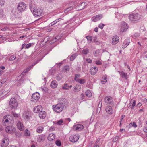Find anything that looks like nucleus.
<instances>
[{
    "label": "nucleus",
    "mask_w": 147,
    "mask_h": 147,
    "mask_svg": "<svg viewBox=\"0 0 147 147\" xmlns=\"http://www.w3.org/2000/svg\"><path fill=\"white\" fill-rule=\"evenodd\" d=\"M66 102V100L65 99L61 100L59 103L53 105L52 106L53 110L57 113H60L62 111L64 106Z\"/></svg>",
    "instance_id": "obj_1"
},
{
    "label": "nucleus",
    "mask_w": 147,
    "mask_h": 147,
    "mask_svg": "<svg viewBox=\"0 0 147 147\" xmlns=\"http://www.w3.org/2000/svg\"><path fill=\"white\" fill-rule=\"evenodd\" d=\"M129 18L132 21L138 22L140 20L141 17L139 14L136 13L130 15L129 16Z\"/></svg>",
    "instance_id": "obj_2"
},
{
    "label": "nucleus",
    "mask_w": 147,
    "mask_h": 147,
    "mask_svg": "<svg viewBox=\"0 0 147 147\" xmlns=\"http://www.w3.org/2000/svg\"><path fill=\"white\" fill-rule=\"evenodd\" d=\"M40 97V94L38 92H36L33 94L31 98L32 102L36 103L38 102Z\"/></svg>",
    "instance_id": "obj_3"
},
{
    "label": "nucleus",
    "mask_w": 147,
    "mask_h": 147,
    "mask_svg": "<svg viewBox=\"0 0 147 147\" xmlns=\"http://www.w3.org/2000/svg\"><path fill=\"white\" fill-rule=\"evenodd\" d=\"M9 105L11 108L16 109L18 106V102L15 98H11L9 102Z\"/></svg>",
    "instance_id": "obj_4"
},
{
    "label": "nucleus",
    "mask_w": 147,
    "mask_h": 147,
    "mask_svg": "<svg viewBox=\"0 0 147 147\" xmlns=\"http://www.w3.org/2000/svg\"><path fill=\"white\" fill-rule=\"evenodd\" d=\"M26 7V4L23 2H20L18 4L17 9L18 11L22 12L25 10Z\"/></svg>",
    "instance_id": "obj_5"
},
{
    "label": "nucleus",
    "mask_w": 147,
    "mask_h": 147,
    "mask_svg": "<svg viewBox=\"0 0 147 147\" xmlns=\"http://www.w3.org/2000/svg\"><path fill=\"white\" fill-rule=\"evenodd\" d=\"M128 28L127 24L124 21L121 22L120 25V32H123L126 31Z\"/></svg>",
    "instance_id": "obj_6"
},
{
    "label": "nucleus",
    "mask_w": 147,
    "mask_h": 147,
    "mask_svg": "<svg viewBox=\"0 0 147 147\" xmlns=\"http://www.w3.org/2000/svg\"><path fill=\"white\" fill-rule=\"evenodd\" d=\"M32 13L34 16L36 17L41 16L43 14L42 10L40 9L34 8L33 9Z\"/></svg>",
    "instance_id": "obj_7"
},
{
    "label": "nucleus",
    "mask_w": 147,
    "mask_h": 147,
    "mask_svg": "<svg viewBox=\"0 0 147 147\" xmlns=\"http://www.w3.org/2000/svg\"><path fill=\"white\" fill-rule=\"evenodd\" d=\"M113 100V98L110 96H107L104 98V101L106 103L110 104L112 106L114 105Z\"/></svg>",
    "instance_id": "obj_8"
},
{
    "label": "nucleus",
    "mask_w": 147,
    "mask_h": 147,
    "mask_svg": "<svg viewBox=\"0 0 147 147\" xmlns=\"http://www.w3.org/2000/svg\"><path fill=\"white\" fill-rule=\"evenodd\" d=\"M32 114L29 111H25L22 115V117L26 120H29L31 118Z\"/></svg>",
    "instance_id": "obj_9"
},
{
    "label": "nucleus",
    "mask_w": 147,
    "mask_h": 147,
    "mask_svg": "<svg viewBox=\"0 0 147 147\" xmlns=\"http://www.w3.org/2000/svg\"><path fill=\"white\" fill-rule=\"evenodd\" d=\"M79 138V136L78 134H73L69 138V140L72 142H75L77 141Z\"/></svg>",
    "instance_id": "obj_10"
},
{
    "label": "nucleus",
    "mask_w": 147,
    "mask_h": 147,
    "mask_svg": "<svg viewBox=\"0 0 147 147\" xmlns=\"http://www.w3.org/2000/svg\"><path fill=\"white\" fill-rule=\"evenodd\" d=\"M9 140L7 138L3 139L2 142L1 144L2 147H7L9 144Z\"/></svg>",
    "instance_id": "obj_11"
},
{
    "label": "nucleus",
    "mask_w": 147,
    "mask_h": 147,
    "mask_svg": "<svg viewBox=\"0 0 147 147\" xmlns=\"http://www.w3.org/2000/svg\"><path fill=\"white\" fill-rule=\"evenodd\" d=\"M15 128L12 126H10L7 127L5 129V131L8 133H12L16 131Z\"/></svg>",
    "instance_id": "obj_12"
},
{
    "label": "nucleus",
    "mask_w": 147,
    "mask_h": 147,
    "mask_svg": "<svg viewBox=\"0 0 147 147\" xmlns=\"http://www.w3.org/2000/svg\"><path fill=\"white\" fill-rule=\"evenodd\" d=\"M84 128L83 126L81 124H77L74 126V129L76 131H80L82 130Z\"/></svg>",
    "instance_id": "obj_13"
},
{
    "label": "nucleus",
    "mask_w": 147,
    "mask_h": 147,
    "mask_svg": "<svg viewBox=\"0 0 147 147\" xmlns=\"http://www.w3.org/2000/svg\"><path fill=\"white\" fill-rule=\"evenodd\" d=\"M9 116L7 115H5L4 117L2 120V123L4 125L6 126L9 123Z\"/></svg>",
    "instance_id": "obj_14"
},
{
    "label": "nucleus",
    "mask_w": 147,
    "mask_h": 147,
    "mask_svg": "<svg viewBox=\"0 0 147 147\" xmlns=\"http://www.w3.org/2000/svg\"><path fill=\"white\" fill-rule=\"evenodd\" d=\"M98 71V68L95 67H92L90 70V74L92 75L96 74Z\"/></svg>",
    "instance_id": "obj_15"
},
{
    "label": "nucleus",
    "mask_w": 147,
    "mask_h": 147,
    "mask_svg": "<svg viewBox=\"0 0 147 147\" xmlns=\"http://www.w3.org/2000/svg\"><path fill=\"white\" fill-rule=\"evenodd\" d=\"M18 128L20 131H23L24 129V127L23 124L20 121H19L17 124Z\"/></svg>",
    "instance_id": "obj_16"
},
{
    "label": "nucleus",
    "mask_w": 147,
    "mask_h": 147,
    "mask_svg": "<svg viewBox=\"0 0 147 147\" xmlns=\"http://www.w3.org/2000/svg\"><path fill=\"white\" fill-rule=\"evenodd\" d=\"M105 110L107 113L109 114H112L113 113V110L111 106H108L105 108Z\"/></svg>",
    "instance_id": "obj_17"
},
{
    "label": "nucleus",
    "mask_w": 147,
    "mask_h": 147,
    "mask_svg": "<svg viewBox=\"0 0 147 147\" xmlns=\"http://www.w3.org/2000/svg\"><path fill=\"white\" fill-rule=\"evenodd\" d=\"M86 5V3L85 2L82 3L80 5H78L76 8L77 9L79 8L78 10H81L84 9Z\"/></svg>",
    "instance_id": "obj_18"
},
{
    "label": "nucleus",
    "mask_w": 147,
    "mask_h": 147,
    "mask_svg": "<svg viewBox=\"0 0 147 147\" xmlns=\"http://www.w3.org/2000/svg\"><path fill=\"white\" fill-rule=\"evenodd\" d=\"M102 18V15H98L93 16L92 19L94 22H96L100 20Z\"/></svg>",
    "instance_id": "obj_19"
},
{
    "label": "nucleus",
    "mask_w": 147,
    "mask_h": 147,
    "mask_svg": "<svg viewBox=\"0 0 147 147\" xmlns=\"http://www.w3.org/2000/svg\"><path fill=\"white\" fill-rule=\"evenodd\" d=\"M119 38L118 36H114L112 38V43L113 45H115L119 42Z\"/></svg>",
    "instance_id": "obj_20"
},
{
    "label": "nucleus",
    "mask_w": 147,
    "mask_h": 147,
    "mask_svg": "<svg viewBox=\"0 0 147 147\" xmlns=\"http://www.w3.org/2000/svg\"><path fill=\"white\" fill-rule=\"evenodd\" d=\"M55 135L53 133L50 134L47 137L48 140L50 141H52L55 138Z\"/></svg>",
    "instance_id": "obj_21"
},
{
    "label": "nucleus",
    "mask_w": 147,
    "mask_h": 147,
    "mask_svg": "<svg viewBox=\"0 0 147 147\" xmlns=\"http://www.w3.org/2000/svg\"><path fill=\"white\" fill-rule=\"evenodd\" d=\"M46 116V113L44 111H41L39 114V116L40 118L42 119H44Z\"/></svg>",
    "instance_id": "obj_22"
},
{
    "label": "nucleus",
    "mask_w": 147,
    "mask_h": 147,
    "mask_svg": "<svg viewBox=\"0 0 147 147\" xmlns=\"http://www.w3.org/2000/svg\"><path fill=\"white\" fill-rule=\"evenodd\" d=\"M42 110V107L40 105H39L35 107L34 108L33 111L34 112L37 113Z\"/></svg>",
    "instance_id": "obj_23"
},
{
    "label": "nucleus",
    "mask_w": 147,
    "mask_h": 147,
    "mask_svg": "<svg viewBox=\"0 0 147 147\" xmlns=\"http://www.w3.org/2000/svg\"><path fill=\"white\" fill-rule=\"evenodd\" d=\"M130 40L129 39H125L123 42V44L122 46V48H125L129 44Z\"/></svg>",
    "instance_id": "obj_24"
},
{
    "label": "nucleus",
    "mask_w": 147,
    "mask_h": 147,
    "mask_svg": "<svg viewBox=\"0 0 147 147\" xmlns=\"http://www.w3.org/2000/svg\"><path fill=\"white\" fill-rule=\"evenodd\" d=\"M57 83L56 80L52 81L50 84L51 87L52 88H55L57 86Z\"/></svg>",
    "instance_id": "obj_25"
},
{
    "label": "nucleus",
    "mask_w": 147,
    "mask_h": 147,
    "mask_svg": "<svg viewBox=\"0 0 147 147\" xmlns=\"http://www.w3.org/2000/svg\"><path fill=\"white\" fill-rule=\"evenodd\" d=\"M121 76V77L124 78L125 80H127L128 77H127V74L126 73H125L123 71L119 72Z\"/></svg>",
    "instance_id": "obj_26"
},
{
    "label": "nucleus",
    "mask_w": 147,
    "mask_h": 147,
    "mask_svg": "<svg viewBox=\"0 0 147 147\" xmlns=\"http://www.w3.org/2000/svg\"><path fill=\"white\" fill-rule=\"evenodd\" d=\"M100 50L99 49L94 50L93 52V54L94 56L96 57H99L100 56Z\"/></svg>",
    "instance_id": "obj_27"
},
{
    "label": "nucleus",
    "mask_w": 147,
    "mask_h": 147,
    "mask_svg": "<svg viewBox=\"0 0 147 147\" xmlns=\"http://www.w3.org/2000/svg\"><path fill=\"white\" fill-rule=\"evenodd\" d=\"M45 138V136L44 135H40L37 138V141L38 142H40L44 140Z\"/></svg>",
    "instance_id": "obj_28"
},
{
    "label": "nucleus",
    "mask_w": 147,
    "mask_h": 147,
    "mask_svg": "<svg viewBox=\"0 0 147 147\" xmlns=\"http://www.w3.org/2000/svg\"><path fill=\"white\" fill-rule=\"evenodd\" d=\"M43 127L41 126L38 127L37 128L36 132L39 133H41L43 131Z\"/></svg>",
    "instance_id": "obj_29"
},
{
    "label": "nucleus",
    "mask_w": 147,
    "mask_h": 147,
    "mask_svg": "<svg viewBox=\"0 0 147 147\" xmlns=\"http://www.w3.org/2000/svg\"><path fill=\"white\" fill-rule=\"evenodd\" d=\"M36 64V63H34V65H32V66H30L29 67L27 68L26 69H24L23 72L24 73H25L28 71H29L31 69V68L32 67L34 66Z\"/></svg>",
    "instance_id": "obj_30"
},
{
    "label": "nucleus",
    "mask_w": 147,
    "mask_h": 147,
    "mask_svg": "<svg viewBox=\"0 0 147 147\" xmlns=\"http://www.w3.org/2000/svg\"><path fill=\"white\" fill-rule=\"evenodd\" d=\"M85 94L86 96L88 97H90L92 95L90 91L89 90L86 91Z\"/></svg>",
    "instance_id": "obj_31"
},
{
    "label": "nucleus",
    "mask_w": 147,
    "mask_h": 147,
    "mask_svg": "<svg viewBox=\"0 0 147 147\" xmlns=\"http://www.w3.org/2000/svg\"><path fill=\"white\" fill-rule=\"evenodd\" d=\"M89 50L87 48H85L82 50V53L84 55H86L89 52Z\"/></svg>",
    "instance_id": "obj_32"
},
{
    "label": "nucleus",
    "mask_w": 147,
    "mask_h": 147,
    "mask_svg": "<svg viewBox=\"0 0 147 147\" xmlns=\"http://www.w3.org/2000/svg\"><path fill=\"white\" fill-rule=\"evenodd\" d=\"M14 16L16 18H19L21 16V13L18 12H16L14 14Z\"/></svg>",
    "instance_id": "obj_33"
},
{
    "label": "nucleus",
    "mask_w": 147,
    "mask_h": 147,
    "mask_svg": "<svg viewBox=\"0 0 147 147\" xmlns=\"http://www.w3.org/2000/svg\"><path fill=\"white\" fill-rule=\"evenodd\" d=\"M73 9V7L72 6H70L68 8L66 9L64 11L65 13H67L69 11L72 10Z\"/></svg>",
    "instance_id": "obj_34"
},
{
    "label": "nucleus",
    "mask_w": 147,
    "mask_h": 147,
    "mask_svg": "<svg viewBox=\"0 0 147 147\" xmlns=\"http://www.w3.org/2000/svg\"><path fill=\"white\" fill-rule=\"evenodd\" d=\"M69 67L68 66H65L63 69V71L64 72L69 71Z\"/></svg>",
    "instance_id": "obj_35"
},
{
    "label": "nucleus",
    "mask_w": 147,
    "mask_h": 147,
    "mask_svg": "<svg viewBox=\"0 0 147 147\" xmlns=\"http://www.w3.org/2000/svg\"><path fill=\"white\" fill-rule=\"evenodd\" d=\"M30 131L28 129H26L25 131L24 135L26 136H29L30 135Z\"/></svg>",
    "instance_id": "obj_36"
},
{
    "label": "nucleus",
    "mask_w": 147,
    "mask_h": 147,
    "mask_svg": "<svg viewBox=\"0 0 147 147\" xmlns=\"http://www.w3.org/2000/svg\"><path fill=\"white\" fill-rule=\"evenodd\" d=\"M86 38L87 39V40L89 42H91L92 40V37L91 36H86Z\"/></svg>",
    "instance_id": "obj_37"
},
{
    "label": "nucleus",
    "mask_w": 147,
    "mask_h": 147,
    "mask_svg": "<svg viewBox=\"0 0 147 147\" xmlns=\"http://www.w3.org/2000/svg\"><path fill=\"white\" fill-rule=\"evenodd\" d=\"M80 84H83L85 83V80L84 79H80L77 81Z\"/></svg>",
    "instance_id": "obj_38"
},
{
    "label": "nucleus",
    "mask_w": 147,
    "mask_h": 147,
    "mask_svg": "<svg viewBox=\"0 0 147 147\" xmlns=\"http://www.w3.org/2000/svg\"><path fill=\"white\" fill-rule=\"evenodd\" d=\"M80 77V75L79 74H76L75 75L74 80L76 81H78L79 80V78Z\"/></svg>",
    "instance_id": "obj_39"
},
{
    "label": "nucleus",
    "mask_w": 147,
    "mask_h": 147,
    "mask_svg": "<svg viewBox=\"0 0 147 147\" xmlns=\"http://www.w3.org/2000/svg\"><path fill=\"white\" fill-rule=\"evenodd\" d=\"M11 115L14 117H18L19 116V114H17L14 112H11Z\"/></svg>",
    "instance_id": "obj_40"
},
{
    "label": "nucleus",
    "mask_w": 147,
    "mask_h": 147,
    "mask_svg": "<svg viewBox=\"0 0 147 147\" xmlns=\"http://www.w3.org/2000/svg\"><path fill=\"white\" fill-rule=\"evenodd\" d=\"M5 3V0H0V6H3Z\"/></svg>",
    "instance_id": "obj_41"
},
{
    "label": "nucleus",
    "mask_w": 147,
    "mask_h": 147,
    "mask_svg": "<svg viewBox=\"0 0 147 147\" xmlns=\"http://www.w3.org/2000/svg\"><path fill=\"white\" fill-rule=\"evenodd\" d=\"M62 78L61 75L60 74H58L56 76V79L58 81L60 80Z\"/></svg>",
    "instance_id": "obj_42"
},
{
    "label": "nucleus",
    "mask_w": 147,
    "mask_h": 147,
    "mask_svg": "<svg viewBox=\"0 0 147 147\" xmlns=\"http://www.w3.org/2000/svg\"><path fill=\"white\" fill-rule=\"evenodd\" d=\"M95 63L97 65H101L102 64L100 59L96 60L95 61Z\"/></svg>",
    "instance_id": "obj_43"
},
{
    "label": "nucleus",
    "mask_w": 147,
    "mask_h": 147,
    "mask_svg": "<svg viewBox=\"0 0 147 147\" xmlns=\"http://www.w3.org/2000/svg\"><path fill=\"white\" fill-rule=\"evenodd\" d=\"M76 54L73 55L70 58V60L72 61H73L76 58Z\"/></svg>",
    "instance_id": "obj_44"
},
{
    "label": "nucleus",
    "mask_w": 147,
    "mask_h": 147,
    "mask_svg": "<svg viewBox=\"0 0 147 147\" xmlns=\"http://www.w3.org/2000/svg\"><path fill=\"white\" fill-rule=\"evenodd\" d=\"M55 144L57 146H60L61 144L60 141L59 140H57L55 142Z\"/></svg>",
    "instance_id": "obj_45"
},
{
    "label": "nucleus",
    "mask_w": 147,
    "mask_h": 147,
    "mask_svg": "<svg viewBox=\"0 0 147 147\" xmlns=\"http://www.w3.org/2000/svg\"><path fill=\"white\" fill-rule=\"evenodd\" d=\"M16 58V57L15 56L13 55H11L10 57L9 58V59L10 61H13Z\"/></svg>",
    "instance_id": "obj_46"
},
{
    "label": "nucleus",
    "mask_w": 147,
    "mask_h": 147,
    "mask_svg": "<svg viewBox=\"0 0 147 147\" xmlns=\"http://www.w3.org/2000/svg\"><path fill=\"white\" fill-rule=\"evenodd\" d=\"M68 86H67V84H65L62 87V88L63 89L68 90L69 89V88H68Z\"/></svg>",
    "instance_id": "obj_47"
},
{
    "label": "nucleus",
    "mask_w": 147,
    "mask_h": 147,
    "mask_svg": "<svg viewBox=\"0 0 147 147\" xmlns=\"http://www.w3.org/2000/svg\"><path fill=\"white\" fill-rule=\"evenodd\" d=\"M31 46V43H28L25 46V48L28 49Z\"/></svg>",
    "instance_id": "obj_48"
},
{
    "label": "nucleus",
    "mask_w": 147,
    "mask_h": 147,
    "mask_svg": "<svg viewBox=\"0 0 147 147\" xmlns=\"http://www.w3.org/2000/svg\"><path fill=\"white\" fill-rule=\"evenodd\" d=\"M6 80L5 79H3L0 82V84L3 85L6 82Z\"/></svg>",
    "instance_id": "obj_49"
},
{
    "label": "nucleus",
    "mask_w": 147,
    "mask_h": 147,
    "mask_svg": "<svg viewBox=\"0 0 147 147\" xmlns=\"http://www.w3.org/2000/svg\"><path fill=\"white\" fill-rule=\"evenodd\" d=\"M104 24H100L98 25V27L102 29L103 28V27L104 26Z\"/></svg>",
    "instance_id": "obj_50"
},
{
    "label": "nucleus",
    "mask_w": 147,
    "mask_h": 147,
    "mask_svg": "<svg viewBox=\"0 0 147 147\" xmlns=\"http://www.w3.org/2000/svg\"><path fill=\"white\" fill-rule=\"evenodd\" d=\"M18 82L20 84V85L21 84H22L24 82V80L22 79H20L19 80Z\"/></svg>",
    "instance_id": "obj_51"
},
{
    "label": "nucleus",
    "mask_w": 147,
    "mask_h": 147,
    "mask_svg": "<svg viewBox=\"0 0 147 147\" xmlns=\"http://www.w3.org/2000/svg\"><path fill=\"white\" fill-rule=\"evenodd\" d=\"M86 61L89 63H91L92 61V60L90 58H87Z\"/></svg>",
    "instance_id": "obj_52"
},
{
    "label": "nucleus",
    "mask_w": 147,
    "mask_h": 147,
    "mask_svg": "<svg viewBox=\"0 0 147 147\" xmlns=\"http://www.w3.org/2000/svg\"><path fill=\"white\" fill-rule=\"evenodd\" d=\"M61 20V19L60 18H59L58 19L56 20L55 21H53V22L55 24L58 22L59 21Z\"/></svg>",
    "instance_id": "obj_53"
},
{
    "label": "nucleus",
    "mask_w": 147,
    "mask_h": 147,
    "mask_svg": "<svg viewBox=\"0 0 147 147\" xmlns=\"http://www.w3.org/2000/svg\"><path fill=\"white\" fill-rule=\"evenodd\" d=\"M63 123V120H60L57 122V124L58 125H61Z\"/></svg>",
    "instance_id": "obj_54"
},
{
    "label": "nucleus",
    "mask_w": 147,
    "mask_h": 147,
    "mask_svg": "<svg viewBox=\"0 0 147 147\" xmlns=\"http://www.w3.org/2000/svg\"><path fill=\"white\" fill-rule=\"evenodd\" d=\"M136 101L135 100H134L132 103V106L131 107V109H133L134 108V107L136 105Z\"/></svg>",
    "instance_id": "obj_55"
},
{
    "label": "nucleus",
    "mask_w": 147,
    "mask_h": 147,
    "mask_svg": "<svg viewBox=\"0 0 147 147\" xmlns=\"http://www.w3.org/2000/svg\"><path fill=\"white\" fill-rule=\"evenodd\" d=\"M118 138L119 137L118 136H116L114 138H113V141L114 142H115L117 140Z\"/></svg>",
    "instance_id": "obj_56"
},
{
    "label": "nucleus",
    "mask_w": 147,
    "mask_h": 147,
    "mask_svg": "<svg viewBox=\"0 0 147 147\" xmlns=\"http://www.w3.org/2000/svg\"><path fill=\"white\" fill-rule=\"evenodd\" d=\"M143 131L144 132L147 133V126L144 127L143 129Z\"/></svg>",
    "instance_id": "obj_57"
},
{
    "label": "nucleus",
    "mask_w": 147,
    "mask_h": 147,
    "mask_svg": "<svg viewBox=\"0 0 147 147\" xmlns=\"http://www.w3.org/2000/svg\"><path fill=\"white\" fill-rule=\"evenodd\" d=\"M103 79L105 81H106V82L107 81V76H105L103 77Z\"/></svg>",
    "instance_id": "obj_58"
},
{
    "label": "nucleus",
    "mask_w": 147,
    "mask_h": 147,
    "mask_svg": "<svg viewBox=\"0 0 147 147\" xmlns=\"http://www.w3.org/2000/svg\"><path fill=\"white\" fill-rule=\"evenodd\" d=\"M132 126L134 127H137V125L135 122H134L132 124Z\"/></svg>",
    "instance_id": "obj_59"
},
{
    "label": "nucleus",
    "mask_w": 147,
    "mask_h": 147,
    "mask_svg": "<svg viewBox=\"0 0 147 147\" xmlns=\"http://www.w3.org/2000/svg\"><path fill=\"white\" fill-rule=\"evenodd\" d=\"M57 40L58 39L56 37H55L54 39H53L52 40V41L53 42H54L57 41Z\"/></svg>",
    "instance_id": "obj_60"
},
{
    "label": "nucleus",
    "mask_w": 147,
    "mask_h": 147,
    "mask_svg": "<svg viewBox=\"0 0 147 147\" xmlns=\"http://www.w3.org/2000/svg\"><path fill=\"white\" fill-rule=\"evenodd\" d=\"M25 46H26V44H25V43L22 44V46L21 50H22L24 48Z\"/></svg>",
    "instance_id": "obj_61"
},
{
    "label": "nucleus",
    "mask_w": 147,
    "mask_h": 147,
    "mask_svg": "<svg viewBox=\"0 0 147 147\" xmlns=\"http://www.w3.org/2000/svg\"><path fill=\"white\" fill-rule=\"evenodd\" d=\"M143 102L145 103H147V99L146 98H144L143 100Z\"/></svg>",
    "instance_id": "obj_62"
},
{
    "label": "nucleus",
    "mask_w": 147,
    "mask_h": 147,
    "mask_svg": "<svg viewBox=\"0 0 147 147\" xmlns=\"http://www.w3.org/2000/svg\"><path fill=\"white\" fill-rule=\"evenodd\" d=\"M3 13H0V18H1L3 17Z\"/></svg>",
    "instance_id": "obj_63"
},
{
    "label": "nucleus",
    "mask_w": 147,
    "mask_h": 147,
    "mask_svg": "<svg viewBox=\"0 0 147 147\" xmlns=\"http://www.w3.org/2000/svg\"><path fill=\"white\" fill-rule=\"evenodd\" d=\"M98 28L97 27H96L94 30V31L96 32H97L98 31Z\"/></svg>",
    "instance_id": "obj_64"
}]
</instances>
